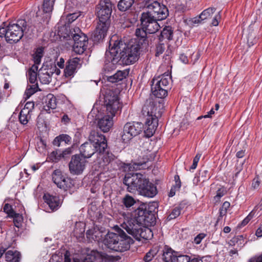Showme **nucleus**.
<instances>
[{
	"instance_id": "nucleus-56",
	"label": "nucleus",
	"mask_w": 262,
	"mask_h": 262,
	"mask_svg": "<svg viewBox=\"0 0 262 262\" xmlns=\"http://www.w3.org/2000/svg\"><path fill=\"white\" fill-rule=\"evenodd\" d=\"M252 215L250 213L246 217H245L244 220L241 222L240 224L238 225V227L241 228L246 226L249 221L252 219Z\"/></svg>"
},
{
	"instance_id": "nucleus-17",
	"label": "nucleus",
	"mask_w": 262,
	"mask_h": 262,
	"mask_svg": "<svg viewBox=\"0 0 262 262\" xmlns=\"http://www.w3.org/2000/svg\"><path fill=\"white\" fill-rule=\"evenodd\" d=\"M79 150L81 156L85 159L91 157L95 153L99 155L98 145L90 142H86L82 144L79 148Z\"/></svg>"
},
{
	"instance_id": "nucleus-14",
	"label": "nucleus",
	"mask_w": 262,
	"mask_h": 262,
	"mask_svg": "<svg viewBox=\"0 0 262 262\" xmlns=\"http://www.w3.org/2000/svg\"><path fill=\"white\" fill-rule=\"evenodd\" d=\"M86 163V160L82 156L78 155L73 156L69 164L71 173L74 174H81L85 168Z\"/></svg>"
},
{
	"instance_id": "nucleus-16",
	"label": "nucleus",
	"mask_w": 262,
	"mask_h": 262,
	"mask_svg": "<svg viewBox=\"0 0 262 262\" xmlns=\"http://www.w3.org/2000/svg\"><path fill=\"white\" fill-rule=\"evenodd\" d=\"M134 218L138 219V221L143 225L152 224L155 222L153 213L143 207H139L136 210V217Z\"/></svg>"
},
{
	"instance_id": "nucleus-37",
	"label": "nucleus",
	"mask_w": 262,
	"mask_h": 262,
	"mask_svg": "<svg viewBox=\"0 0 262 262\" xmlns=\"http://www.w3.org/2000/svg\"><path fill=\"white\" fill-rule=\"evenodd\" d=\"M122 203L126 207L129 208L136 203V201L132 196L129 194H126L123 198Z\"/></svg>"
},
{
	"instance_id": "nucleus-55",
	"label": "nucleus",
	"mask_w": 262,
	"mask_h": 262,
	"mask_svg": "<svg viewBox=\"0 0 262 262\" xmlns=\"http://www.w3.org/2000/svg\"><path fill=\"white\" fill-rule=\"evenodd\" d=\"M206 235L203 233L199 234L196 236L194 237V243L197 245L200 244L201 243L202 239L205 237Z\"/></svg>"
},
{
	"instance_id": "nucleus-27",
	"label": "nucleus",
	"mask_w": 262,
	"mask_h": 262,
	"mask_svg": "<svg viewBox=\"0 0 262 262\" xmlns=\"http://www.w3.org/2000/svg\"><path fill=\"white\" fill-rule=\"evenodd\" d=\"M141 26H145L146 24L157 21L156 17L152 15V13L148 10L146 12H143L140 18Z\"/></svg>"
},
{
	"instance_id": "nucleus-57",
	"label": "nucleus",
	"mask_w": 262,
	"mask_h": 262,
	"mask_svg": "<svg viewBox=\"0 0 262 262\" xmlns=\"http://www.w3.org/2000/svg\"><path fill=\"white\" fill-rule=\"evenodd\" d=\"M72 152V147H69L64 149L62 151L61 157L63 158H66L69 155H70Z\"/></svg>"
},
{
	"instance_id": "nucleus-24",
	"label": "nucleus",
	"mask_w": 262,
	"mask_h": 262,
	"mask_svg": "<svg viewBox=\"0 0 262 262\" xmlns=\"http://www.w3.org/2000/svg\"><path fill=\"white\" fill-rule=\"evenodd\" d=\"M5 258L7 262H20L21 254L16 250H8L5 253Z\"/></svg>"
},
{
	"instance_id": "nucleus-48",
	"label": "nucleus",
	"mask_w": 262,
	"mask_h": 262,
	"mask_svg": "<svg viewBox=\"0 0 262 262\" xmlns=\"http://www.w3.org/2000/svg\"><path fill=\"white\" fill-rule=\"evenodd\" d=\"M27 75L28 77V79H29V82L32 84L35 83L37 80V73H35V72L28 71Z\"/></svg>"
},
{
	"instance_id": "nucleus-49",
	"label": "nucleus",
	"mask_w": 262,
	"mask_h": 262,
	"mask_svg": "<svg viewBox=\"0 0 262 262\" xmlns=\"http://www.w3.org/2000/svg\"><path fill=\"white\" fill-rule=\"evenodd\" d=\"M260 183V181L259 178L257 177L255 178L252 181V184H251V187L250 189L253 190H257L258 188H259Z\"/></svg>"
},
{
	"instance_id": "nucleus-33",
	"label": "nucleus",
	"mask_w": 262,
	"mask_h": 262,
	"mask_svg": "<svg viewBox=\"0 0 262 262\" xmlns=\"http://www.w3.org/2000/svg\"><path fill=\"white\" fill-rule=\"evenodd\" d=\"M26 110H21L19 113V120L20 123L23 125L27 124L31 118L30 114Z\"/></svg>"
},
{
	"instance_id": "nucleus-5",
	"label": "nucleus",
	"mask_w": 262,
	"mask_h": 262,
	"mask_svg": "<svg viewBox=\"0 0 262 262\" xmlns=\"http://www.w3.org/2000/svg\"><path fill=\"white\" fill-rule=\"evenodd\" d=\"M117 229V233H107L103 239V243L107 248L115 251L122 252L127 251L134 241L122 229L118 227Z\"/></svg>"
},
{
	"instance_id": "nucleus-38",
	"label": "nucleus",
	"mask_w": 262,
	"mask_h": 262,
	"mask_svg": "<svg viewBox=\"0 0 262 262\" xmlns=\"http://www.w3.org/2000/svg\"><path fill=\"white\" fill-rule=\"evenodd\" d=\"M165 50V45L163 42H159L156 46V50H155V56L156 57H159L160 55L162 54Z\"/></svg>"
},
{
	"instance_id": "nucleus-29",
	"label": "nucleus",
	"mask_w": 262,
	"mask_h": 262,
	"mask_svg": "<svg viewBox=\"0 0 262 262\" xmlns=\"http://www.w3.org/2000/svg\"><path fill=\"white\" fill-rule=\"evenodd\" d=\"M126 72L121 71H118L112 76L107 77V80L112 83H115L122 80L126 77Z\"/></svg>"
},
{
	"instance_id": "nucleus-3",
	"label": "nucleus",
	"mask_w": 262,
	"mask_h": 262,
	"mask_svg": "<svg viewBox=\"0 0 262 262\" xmlns=\"http://www.w3.org/2000/svg\"><path fill=\"white\" fill-rule=\"evenodd\" d=\"M123 183L130 193L137 192L148 198H154L158 193L157 186L150 182L144 174L140 173H128L125 174Z\"/></svg>"
},
{
	"instance_id": "nucleus-31",
	"label": "nucleus",
	"mask_w": 262,
	"mask_h": 262,
	"mask_svg": "<svg viewBox=\"0 0 262 262\" xmlns=\"http://www.w3.org/2000/svg\"><path fill=\"white\" fill-rule=\"evenodd\" d=\"M4 35L6 40L9 43L18 42L23 36L24 34H2Z\"/></svg>"
},
{
	"instance_id": "nucleus-2",
	"label": "nucleus",
	"mask_w": 262,
	"mask_h": 262,
	"mask_svg": "<svg viewBox=\"0 0 262 262\" xmlns=\"http://www.w3.org/2000/svg\"><path fill=\"white\" fill-rule=\"evenodd\" d=\"M56 0H43L42 10L43 12V23L36 20L35 18L30 19L26 17L19 19L14 22H3L0 26V33H40L42 32L48 25L51 17V13L53 10Z\"/></svg>"
},
{
	"instance_id": "nucleus-47",
	"label": "nucleus",
	"mask_w": 262,
	"mask_h": 262,
	"mask_svg": "<svg viewBox=\"0 0 262 262\" xmlns=\"http://www.w3.org/2000/svg\"><path fill=\"white\" fill-rule=\"evenodd\" d=\"M4 211L6 212L9 217H11L15 213L13 210L12 206L8 203H7L4 205Z\"/></svg>"
},
{
	"instance_id": "nucleus-53",
	"label": "nucleus",
	"mask_w": 262,
	"mask_h": 262,
	"mask_svg": "<svg viewBox=\"0 0 262 262\" xmlns=\"http://www.w3.org/2000/svg\"><path fill=\"white\" fill-rule=\"evenodd\" d=\"M154 255L155 254L154 253V251L150 250L144 256L143 259L146 262H149L152 259Z\"/></svg>"
},
{
	"instance_id": "nucleus-11",
	"label": "nucleus",
	"mask_w": 262,
	"mask_h": 262,
	"mask_svg": "<svg viewBox=\"0 0 262 262\" xmlns=\"http://www.w3.org/2000/svg\"><path fill=\"white\" fill-rule=\"evenodd\" d=\"M79 14L77 13L69 14L66 17V21L60 20L57 25L58 28L57 33H82L79 27L72 26V24L79 16Z\"/></svg>"
},
{
	"instance_id": "nucleus-19",
	"label": "nucleus",
	"mask_w": 262,
	"mask_h": 262,
	"mask_svg": "<svg viewBox=\"0 0 262 262\" xmlns=\"http://www.w3.org/2000/svg\"><path fill=\"white\" fill-rule=\"evenodd\" d=\"M80 59L77 57L70 59L67 62L66 68L64 70V74L66 77H73L77 72V69L79 64Z\"/></svg>"
},
{
	"instance_id": "nucleus-59",
	"label": "nucleus",
	"mask_w": 262,
	"mask_h": 262,
	"mask_svg": "<svg viewBox=\"0 0 262 262\" xmlns=\"http://www.w3.org/2000/svg\"><path fill=\"white\" fill-rule=\"evenodd\" d=\"M62 142L61 139L60 138V135L56 137L53 141V144L56 146H60V143Z\"/></svg>"
},
{
	"instance_id": "nucleus-6",
	"label": "nucleus",
	"mask_w": 262,
	"mask_h": 262,
	"mask_svg": "<svg viewBox=\"0 0 262 262\" xmlns=\"http://www.w3.org/2000/svg\"><path fill=\"white\" fill-rule=\"evenodd\" d=\"M142 113L147 117L145 123V133L150 137L154 135L158 127V118L161 116V113L157 111V107L151 98L146 100L142 107Z\"/></svg>"
},
{
	"instance_id": "nucleus-12",
	"label": "nucleus",
	"mask_w": 262,
	"mask_h": 262,
	"mask_svg": "<svg viewBox=\"0 0 262 262\" xmlns=\"http://www.w3.org/2000/svg\"><path fill=\"white\" fill-rule=\"evenodd\" d=\"M113 4L110 0H100L96 6V13L99 20H110Z\"/></svg>"
},
{
	"instance_id": "nucleus-41",
	"label": "nucleus",
	"mask_w": 262,
	"mask_h": 262,
	"mask_svg": "<svg viewBox=\"0 0 262 262\" xmlns=\"http://www.w3.org/2000/svg\"><path fill=\"white\" fill-rule=\"evenodd\" d=\"M100 255L97 257L101 258L102 260L101 262H115V259L114 256L108 255L102 252L98 251Z\"/></svg>"
},
{
	"instance_id": "nucleus-64",
	"label": "nucleus",
	"mask_w": 262,
	"mask_h": 262,
	"mask_svg": "<svg viewBox=\"0 0 262 262\" xmlns=\"http://www.w3.org/2000/svg\"><path fill=\"white\" fill-rule=\"evenodd\" d=\"M189 262H203L202 258L199 257H194L192 259L190 258V261Z\"/></svg>"
},
{
	"instance_id": "nucleus-42",
	"label": "nucleus",
	"mask_w": 262,
	"mask_h": 262,
	"mask_svg": "<svg viewBox=\"0 0 262 262\" xmlns=\"http://www.w3.org/2000/svg\"><path fill=\"white\" fill-rule=\"evenodd\" d=\"M11 217L13 218V223L15 226L19 228L21 226V222L23 220L22 215L19 213H15L14 214L12 215Z\"/></svg>"
},
{
	"instance_id": "nucleus-15",
	"label": "nucleus",
	"mask_w": 262,
	"mask_h": 262,
	"mask_svg": "<svg viewBox=\"0 0 262 262\" xmlns=\"http://www.w3.org/2000/svg\"><path fill=\"white\" fill-rule=\"evenodd\" d=\"M89 142L98 145L99 153L105 151L108 147L106 139L104 135L97 130H92L89 137Z\"/></svg>"
},
{
	"instance_id": "nucleus-23",
	"label": "nucleus",
	"mask_w": 262,
	"mask_h": 262,
	"mask_svg": "<svg viewBox=\"0 0 262 262\" xmlns=\"http://www.w3.org/2000/svg\"><path fill=\"white\" fill-rule=\"evenodd\" d=\"M216 8L214 7L208 8L204 10L199 16L194 17L192 19V21L194 24H198L202 20L209 18L215 12Z\"/></svg>"
},
{
	"instance_id": "nucleus-40",
	"label": "nucleus",
	"mask_w": 262,
	"mask_h": 262,
	"mask_svg": "<svg viewBox=\"0 0 262 262\" xmlns=\"http://www.w3.org/2000/svg\"><path fill=\"white\" fill-rule=\"evenodd\" d=\"M38 76L42 84H48L51 81V77L47 73L38 74Z\"/></svg>"
},
{
	"instance_id": "nucleus-51",
	"label": "nucleus",
	"mask_w": 262,
	"mask_h": 262,
	"mask_svg": "<svg viewBox=\"0 0 262 262\" xmlns=\"http://www.w3.org/2000/svg\"><path fill=\"white\" fill-rule=\"evenodd\" d=\"M34 106V103L33 102L28 101L25 104L24 107L22 110H26L27 111V112L30 114L33 109Z\"/></svg>"
},
{
	"instance_id": "nucleus-34",
	"label": "nucleus",
	"mask_w": 262,
	"mask_h": 262,
	"mask_svg": "<svg viewBox=\"0 0 262 262\" xmlns=\"http://www.w3.org/2000/svg\"><path fill=\"white\" fill-rule=\"evenodd\" d=\"M43 48L42 47L38 48L35 53L33 55L34 63L39 64L41 62V58L43 56Z\"/></svg>"
},
{
	"instance_id": "nucleus-46",
	"label": "nucleus",
	"mask_w": 262,
	"mask_h": 262,
	"mask_svg": "<svg viewBox=\"0 0 262 262\" xmlns=\"http://www.w3.org/2000/svg\"><path fill=\"white\" fill-rule=\"evenodd\" d=\"M61 152L60 151L56 150L52 151L50 154V158L53 161L56 162L61 157Z\"/></svg>"
},
{
	"instance_id": "nucleus-10",
	"label": "nucleus",
	"mask_w": 262,
	"mask_h": 262,
	"mask_svg": "<svg viewBox=\"0 0 262 262\" xmlns=\"http://www.w3.org/2000/svg\"><path fill=\"white\" fill-rule=\"evenodd\" d=\"M99 155L101 159L99 164L104 169L111 170L119 167L120 160L112 152H110L107 148L105 151L99 153Z\"/></svg>"
},
{
	"instance_id": "nucleus-62",
	"label": "nucleus",
	"mask_w": 262,
	"mask_h": 262,
	"mask_svg": "<svg viewBox=\"0 0 262 262\" xmlns=\"http://www.w3.org/2000/svg\"><path fill=\"white\" fill-rule=\"evenodd\" d=\"M164 31H167V33H172L173 30L171 27L165 26L163 30L160 31V33H163Z\"/></svg>"
},
{
	"instance_id": "nucleus-58",
	"label": "nucleus",
	"mask_w": 262,
	"mask_h": 262,
	"mask_svg": "<svg viewBox=\"0 0 262 262\" xmlns=\"http://www.w3.org/2000/svg\"><path fill=\"white\" fill-rule=\"evenodd\" d=\"M248 262H262V254L259 256H255L250 258Z\"/></svg>"
},
{
	"instance_id": "nucleus-9",
	"label": "nucleus",
	"mask_w": 262,
	"mask_h": 262,
	"mask_svg": "<svg viewBox=\"0 0 262 262\" xmlns=\"http://www.w3.org/2000/svg\"><path fill=\"white\" fill-rule=\"evenodd\" d=\"M143 124L138 122H127L123 127L121 134L122 142L128 143L134 137L140 134L142 130Z\"/></svg>"
},
{
	"instance_id": "nucleus-20",
	"label": "nucleus",
	"mask_w": 262,
	"mask_h": 262,
	"mask_svg": "<svg viewBox=\"0 0 262 262\" xmlns=\"http://www.w3.org/2000/svg\"><path fill=\"white\" fill-rule=\"evenodd\" d=\"M65 35H61L60 34H44L42 40L44 42H48L50 40L51 42L64 41L70 38V34H64Z\"/></svg>"
},
{
	"instance_id": "nucleus-36",
	"label": "nucleus",
	"mask_w": 262,
	"mask_h": 262,
	"mask_svg": "<svg viewBox=\"0 0 262 262\" xmlns=\"http://www.w3.org/2000/svg\"><path fill=\"white\" fill-rule=\"evenodd\" d=\"M87 45L84 43H78V41L74 42L73 47V51L76 54H82L84 51L86 49Z\"/></svg>"
},
{
	"instance_id": "nucleus-60",
	"label": "nucleus",
	"mask_w": 262,
	"mask_h": 262,
	"mask_svg": "<svg viewBox=\"0 0 262 262\" xmlns=\"http://www.w3.org/2000/svg\"><path fill=\"white\" fill-rule=\"evenodd\" d=\"M220 18V16L219 15H215L213 18L211 23V26H217L219 25V19Z\"/></svg>"
},
{
	"instance_id": "nucleus-39",
	"label": "nucleus",
	"mask_w": 262,
	"mask_h": 262,
	"mask_svg": "<svg viewBox=\"0 0 262 262\" xmlns=\"http://www.w3.org/2000/svg\"><path fill=\"white\" fill-rule=\"evenodd\" d=\"M181 209L180 207H175L174 209H173L171 212L167 216V220L168 221H170L171 220L177 218L181 214Z\"/></svg>"
},
{
	"instance_id": "nucleus-4",
	"label": "nucleus",
	"mask_w": 262,
	"mask_h": 262,
	"mask_svg": "<svg viewBox=\"0 0 262 262\" xmlns=\"http://www.w3.org/2000/svg\"><path fill=\"white\" fill-rule=\"evenodd\" d=\"M105 115L98 121V126L103 132L110 130L113 125V117L122 108L118 95L113 91L107 90L104 97Z\"/></svg>"
},
{
	"instance_id": "nucleus-21",
	"label": "nucleus",
	"mask_w": 262,
	"mask_h": 262,
	"mask_svg": "<svg viewBox=\"0 0 262 262\" xmlns=\"http://www.w3.org/2000/svg\"><path fill=\"white\" fill-rule=\"evenodd\" d=\"M43 199L52 211L56 210L59 207L60 201L58 196L47 193L44 194Z\"/></svg>"
},
{
	"instance_id": "nucleus-50",
	"label": "nucleus",
	"mask_w": 262,
	"mask_h": 262,
	"mask_svg": "<svg viewBox=\"0 0 262 262\" xmlns=\"http://www.w3.org/2000/svg\"><path fill=\"white\" fill-rule=\"evenodd\" d=\"M173 34H160L158 36L159 40L160 42H163L165 39H167L168 41H170L173 39Z\"/></svg>"
},
{
	"instance_id": "nucleus-63",
	"label": "nucleus",
	"mask_w": 262,
	"mask_h": 262,
	"mask_svg": "<svg viewBox=\"0 0 262 262\" xmlns=\"http://www.w3.org/2000/svg\"><path fill=\"white\" fill-rule=\"evenodd\" d=\"M255 234L258 237H260L262 236V226L259 227L256 230Z\"/></svg>"
},
{
	"instance_id": "nucleus-54",
	"label": "nucleus",
	"mask_w": 262,
	"mask_h": 262,
	"mask_svg": "<svg viewBox=\"0 0 262 262\" xmlns=\"http://www.w3.org/2000/svg\"><path fill=\"white\" fill-rule=\"evenodd\" d=\"M60 138L61 139L62 142H64L67 144H70L71 143V137L67 134H62L60 135Z\"/></svg>"
},
{
	"instance_id": "nucleus-28",
	"label": "nucleus",
	"mask_w": 262,
	"mask_h": 262,
	"mask_svg": "<svg viewBox=\"0 0 262 262\" xmlns=\"http://www.w3.org/2000/svg\"><path fill=\"white\" fill-rule=\"evenodd\" d=\"M110 25V20L101 21L99 20L95 29V33H107Z\"/></svg>"
},
{
	"instance_id": "nucleus-30",
	"label": "nucleus",
	"mask_w": 262,
	"mask_h": 262,
	"mask_svg": "<svg viewBox=\"0 0 262 262\" xmlns=\"http://www.w3.org/2000/svg\"><path fill=\"white\" fill-rule=\"evenodd\" d=\"M175 256L171 248L167 247L164 248L163 251L162 259L165 262H172L173 258Z\"/></svg>"
},
{
	"instance_id": "nucleus-18",
	"label": "nucleus",
	"mask_w": 262,
	"mask_h": 262,
	"mask_svg": "<svg viewBox=\"0 0 262 262\" xmlns=\"http://www.w3.org/2000/svg\"><path fill=\"white\" fill-rule=\"evenodd\" d=\"M52 179L54 183L60 188L67 190L70 187V184H68L70 180L62 176L61 171L58 169L54 171L52 174Z\"/></svg>"
},
{
	"instance_id": "nucleus-32",
	"label": "nucleus",
	"mask_w": 262,
	"mask_h": 262,
	"mask_svg": "<svg viewBox=\"0 0 262 262\" xmlns=\"http://www.w3.org/2000/svg\"><path fill=\"white\" fill-rule=\"evenodd\" d=\"M134 2L135 0H120L118 4V9L124 12L132 7Z\"/></svg>"
},
{
	"instance_id": "nucleus-26",
	"label": "nucleus",
	"mask_w": 262,
	"mask_h": 262,
	"mask_svg": "<svg viewBox=\"0 0 262 262\" xmlns=\"http://www.w3.org/2000/svg\"><path fill=\"white\" fill-rule=\"evenodd\" d=\"M160 28L161 27L157 21L142 26V29L144 33H157Z\"/></svg>"
},
{
	"instance_id": "nucleus-52",
	"label": "nucleus",
	"mask_w": 262,
	"mask_h": 262,
	"mask_svg": "<svg viewBox=\"0 0 262 262\" xmlns=\"http://www.w3.org/2000/svg\"><path fill=\"white\" fill-rule=\"evenodd\" d=\"M201 154H197L193 160V163L190 167V170L194 169L196 168L198 162L201 158Z\"/></svg>"
},
{
	"instance_id": "nucleus-13",
	"label": "nucleus",
	"mask_w": 262,
	"mask_h": 262,
	"mask_svg": "<svg viewBox=\"0 0 262 262\" xmlns=\"http://www.w3.org/2000/svg\"><path fill=\"white\" fill-rule=\"evenodd\" d=\"M147 9L156 17L158 20L166 19L169 15L168 8L164 5L161 4L156 1L148 5Z\"/></svg>"
},
{
	"instance_id": "nucleus-8",
	"label": "nucleus",
	"mask_w": 262,
	"mask_h": 262,
	"mask_svg": "<svg viewBox=\"0 0 262 262\" xmlns=\"http://www.w3.org/2000/svg\"><path fill=\"white\" fill-rule=\"evenodd\" d=\"M170 76L165 73L152 79L151 91L153 95L157 98H163L167 95L169 88Z\"/></svg>"
},
{
	"instance_id": "nucleus-22",
	"label": "nucleus",
	"mask_w": 262,
	"mask_h": 262,
	"mask_svg": "<svg viewBox=\"0 0 262 262\" xmlns=\"http://www.w3.org/2000/svg\"><path fill=\"white\" fill-rule=\"evenodd\" d=\"M56 98L52 94H48L44 99L43 108L48 113H51V110L56 107Z\"/></svg>"
},
{
	"instance_id": "nucleus-61",
	"label": "nucleus",
	"mask_w": 262,
	"mask_h": 262,
	"mask_svg": "<svg viewBox=\"0 0 262 262\" xmlns=\"http://www.w3.org/2000/svg\"><path fill=\"white\" fill-rule=\"evenodd\" d=\"M180 59L182 62L184 63H187L188 62V59L187 57L184 54H182L180 55Z\"/></svg>"
},
{
	"instance_id": "nucleus-7",
	"label": "nucleus",
	"mask_w": 262,
	"mask_h": 262,
	"mask_svg": "<svg viewBox=\"0 0 262 262\" xmlns=\"http://www.w3.org/2000/svg\"><path fill=\"white\" fill-rule=\"evenodd\" d=\"M143 225L136 218L127 217L124 219L121 226L137 241H141V238L148 239L149 237L148 234L151 233V230L144 227Z\"/></svg>"
},
{
	"instance_id": "nucleus-44",
	"label": "nucleus",
	"mask_w": 262,
	"mask_h": 262,
	"mask_svg": "<svg viewBox=\"0 0 262 262\" xmlns=\"http://www.w3.org/2000/svg\"><path fill=\"white\" fill-rule=\"evenodd\" d=\"M190 257L186 255H176L173 258L172 262H189Z\"/></svg>"
},
{
	"instance_id": "nucleus-25",
	"label": "nucleus",
	"mask_w": 262,
	"mask_h": 262,
	"mask_svg": "<svg viewBox=\"0 0 262 262\" xmlns=\"http://www.w3.org/2000/svg\"><path fill=\"white\" fill-rule=\"evenodd\" d=\"M100 255L97 250H92L83 259H74L73 262H94Z\"/></svg>"
},
{
	"instance_id": "nucleus-43",
	"label": "nucleus",
	"mask_w": 262,
	"mask_h": 262,
	"mask_svg": "<svg viewBox=\"0 0 262 262\" xmlns=\"http://www.w3.org/2000/svg\"><path fill=\"white\" fill-rule=\"evenodd\" d=\"M245 37L247 39V43L249 46H253L257 41L255 34H246Z\"/></svg>"
},
{
	"instance_id": "nucleus-1",
	"label": "nucleus",
	"mask_w": 262,
	"mask_h": 262,
	"mask_svg": "<svg viewBox=\"0 0 262 262\" xmlns=\"http://www.w3.org/2000/svg\"><path fill=\"white\" fill-rule=\"evenodd\" d=\"M136 34V38L132 39L127 45L125 44L123 49H121L120 46H123L122 41L118 40L117 34H114L111 37L110 40V46H113L110 51L111 54L114 57L112 61L105 64V70H109L108 67L114 68L116 62L119 61V58L122 59L126 64H133L138 60L139 56V51L141 47L146 46L148 45L147 34Z\"/></svg>"
},
{
	"instance_id": "nucleus-35",
	"label": "nucleus",
	"mask_w": 262,
	"mask_h": 262,
	"mask_svg": "<svg viewBox=\"0 0 262 262\" xmlns=\"http://www.w3.org/2000/svg\"><path fill=\"white\" fill-rule=\"evenodd\" d=\"M74 42L78 41V43H84L88 45V37L85 34H73L72 36Z\"/></svg>"
},
{
	"instance_id": "nucleus-45",
	"label": "nucleus",
	"mask_w": 262,
	"mask_h": 262,
	"mask_svg": "<svg viewBox=\"0 0 262 262\" xmlns=\"http://www.w3.org/2000/svg\"><path fill=\"white\" fill-rule=\"evenodd\" d=\"M38 86L35 85H29L27 90H26L25 94L27 95V98H29L33 94L37 91V89Z\"/></svg>"
}]
</instances>
